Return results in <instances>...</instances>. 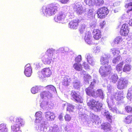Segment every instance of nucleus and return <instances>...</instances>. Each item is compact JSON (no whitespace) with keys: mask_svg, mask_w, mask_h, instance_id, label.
<instances>
[{"mask_svg":"<svg viewBox=\"0 0 132 132\" xmlns=\"http://www.w3.org/2000/svg\"><path fill=\"white\" fill-rule=\"evenodd\" d=\"M101 64L102 65L100 67L99 72L102 78L108 76L111 73V68L110 65H108L109 62L107 57H102L100 60Z\"/></svg>","mask_w":132,"mask_h":132,"instance_id":"f257e3e1","label":"nucleus"},{"mask_svg":"<svg viewBox=\"0 0 132 132\" xmlns=\"http://www.w3.org/2000/svg\"><path fill=\"white\" fill-rule=\"evenodd\" d=\"M85 91L87 95L94 98L100 97L103 95V92L101 89H98L96 91L93 87H92L90 86L86 88Z\"/></svg>","mask_w":132,"mask_h":132,"instance_id":"f03ea898","label":"nucleus"},{"mask_svg":"<svg viewBox=\"0 0 132 132\" xmlns=\"http://www.w3.org/2000/svg\"><path fill=\"white\" fill-rule=\"evenodd\" d=\"M88 107L94 111H100L102 106V104L98 101H96L93 98H92L87 102Z\"/></svg>","mask_w":132,"mask_h":132,"instance_id":"7ed1b4c3","label":"nucleus"},{"mask_svg":"<svg viewBox=\"0 0 132 132\" xmlns=\"http://www.w3.org/2000/svg\"><path fill=\"white\" fill-rule=\"evenodd\" d=\"M58 7L53 4H51L48 5L45 10H43V14H45L47 16H51L55 14L57 12Z\"/></svg>","mask_w":132,"mask_h":132,"instance_id":"20e7f679","label":"nucleus"},{"mask_svg":"<svg viewBox=\"0 0 132 132\" xmlns=\"http://www.w3.org/2000/svg\"><path fill=\"white\" fill-rule=\"evenodd\" d=\"M54 50L48 49L47 51L46 54L42 58V61L45 64H49L52 61L51 57L53 55Z\"/></svg>","mask_w":132,"mask_h":132,"instance_id":"39448f33","label":"nucleus"},{"mask_svg":"<svg viewBox=\"0 0 132 132\" xmlns=\"http://www.w3.org/2000/svg\"><path fill=\"white\" fill-rule=\"evenodd\" d=\"M109 13V10L108 8L105 6L98 8L96 12L97 18L100 19L105 18Z\"/></svg>","mask_w":132,"mask_h":132,"instance_id":"423d86ee","label":"nucleus"},{"mask_svg":"<svg viewBox=\"0 0 132 132\" xmlns=\"http://www.w3.org/2000/svg\"><path fill=\"white\" fill-rule=\"evenodd\" d=\"M70 96L72 99L76 102L80 103H83V98L79 92L72 90L70 94Z\"/></svg>","mask_w":132,"mask_h":132,"instance_id":"0eeeda50","label":"nucleus"},{"mask_svg":"<svg viewBox=\"0 0 132 132\" xmlns=\"http://www.w3.org/2000/svg\"><path fill=\"white\" fill-rule=\"evenodd\" d=\"M52 74V70L49 67L44 68L38 73V76L40 78L48 77Z\"/></svg>","mask_w":132,"mask_h":132,"instance_id":"6e6552de","label":"nucleus"},{"mask_svg":"<svg viewBox=\"0 0 132 132\" xmlns=\"http://www.w3.org/2000/svg\"><path fill=\"white\" fill-rule=\"evenodd\" d=\"M24 123L23 120L20 118H18L17 119L15 124L11 126V128L12 131L14 132H21L19 130L20 127Z\"/></svg>","mask_w":132,"mask_h":132,"instance_id":"1a4fd4ad","label":"nucleus"},{"mask_svg":"<svg viewBox=\"0 0 132 132\" xmlns=\"http://www.w3.org/2000/svg\"><path fill=\"white\" fill-rule=\"evenodd\" d=\"M128 84V82L126 79H120L118 82L117 88L120 89H123L127 87Z\"/></svg>","mask_w":132,"mask_h":132,"instance_id":"9d476101","label":"nucleus"},{"mask_svg":"<svg viewBox=\"0 0 132 132\" xmlns=\"http://www.w3.org/2000/svg\"><path fill=\"white\" fill-rule=\"evenodd\" d=\"M66 15L63 12L61 11L54 18L55 21L57 22H60L63 21L65 19Z\"/></svg>","mask_w":132,"mask_h":132,"instance_id":"9b49d317","label":"nucleus"},{"mask_svg":"<svg viewBox=\"0 0 132 132\" xmlns=\"http://www.w3.org/2000/svg\"><path fill=\"white\" fill-rule=\"evenodd\" d=\"M73 9L75 12L78 15H80L85 11L81 5L77 4H75Z\"/></svg>","mask_w":132,"mask_h":132,"instance_id":"f8f14e48","label":"nucleus"},{"mask_svg":"<svg viewBox=\"0 0 132 132\" xmlns=\"http://www.w3.org/2000/svg\"><path fill=\"white\" fill-rule=\"evenodd\" d=\"M129 32V28L127 24H123L122 26L120 31V35L122 36H127Z\"/></svg>","mask_w":132,"mask_h":132,"instance_id":"ddd939ff","label":"nucleus"},{"mask_svg":"<svg viewBox=\"0 0 132 132\" xmlns=\"http://www.w3.org/2000/svg\"><path fill=\"white\" fill-rule=\"evenodd\" d=\"M92 33L94 38L96 40H98L102 37L101 31L99 29H94Z\"/></svg>","mask_w":132,"mask_h":132,"instance_id":"4468645a","label":"nucleus"},{"mask_svg":"<svg viewBox=\"0 0 132 132\" xmlns=\"http://www.w3.org/2000/svg\"><path fill=\"white\" fill-rule=\"evenodd\" d=\"M79 21L78 19H74L70 21L69 23L70 27L73 29H76L79 25Z\"/></svg>","mask_w":132,"mask_h":132,"instance_id":"2eb2a0df","label":"nucleus"},{"mask_svg":"<svg viewBox=\"0 0 132 132\" xmlns=\"http://www.w3.org/2000/svg\"><path fill=\"white\" fill-rule=\"evenodd\" d=\"M112 128V127L110 124L108 122L103 123L101 126V129L103 130L106 132L110 131Z\"/></svg>","mask_w":132,"mask_h":132,"instance_id":"dca6fc26","label":"nucleus"},{"mask_svg":"<svg viewBox=\"0 0 132 132\" xmlns=\"http://www.w3.org/2000/svg\"><path fill=\"white\" fill-rule=\"evenodd\" d=\"M32 73V69L30 64H27L25 67L24 73L27 77L30 76Z\"/></svg>","mask_w":132,"mask_h":132,"instance_id":"f3484780","label":"nucleus"},{"mask_svg":"<svg viewBox=\"0 0 132 132\" xmlns=\"http://www.w3.org/2000/svg\"><path fill=\"white\" fill-rule=\"evenodd\" d=\"M86 42L89 44L92 43V36L91 33L89 31L86 32L85 34L84 38Z\"/></svg>","mask_w":132,"mask_h":132,"instance_id":"a211bd4d","label":"nucleus"},{"mask_svg":"<svg viewBox=\"0 0 132 132\" xmlns=\"http://www.w3.org/2000/svg\"><path fill=\"white\" fill-rule=\"evenodd\" d=\"M40 97L42 99L45 98H48L52 97V94L49 91H43L40 93Z\"/></svg>","mask_w":132,"mask_h":132,"instance_id":"6ab92c4d","label":"nucleus"},{"mask_svg":"<svg viewBox=\"0 0 132 132\" xmlns=\"http://www.w3.org/2000/svg\"><path fill=\"white\" fill-rule=\"evenodd\" d=\"M45 117L47 120L52 121L54 120L55 118V116L53 113L50 112H46Z\"/></svg>","mask_w":132,"mask_h":132,"instance_id":"aec40b11","label":"nucleus"},{"mask_svg":"<svg viewBox=\"0 0 132 132\" xmlns=\"http://www.w3.org/2000/svg\"><path fill=\"white\" fill-rule=\"evenodd\" d=\"M123 122L126 124H128L132 122V115H128L124 118Z\"/></svg>","mask_w":132,"mask_h":132,"instance_id":"412c9836","label":"nucleus"},{"mask_svg":"<svg viewBox=\"0 0 132 132\" xmlns=\"http://www.w3.org/2000/svg\"><path fill=\"white\" fill-rule=\"evenodd\" d=\"M129 2L128 3H126L124 6L126 9H128L126 11L127 13H129L130 11H132V1Z\"/></svg>","mask_w":132,"mask_h":132,"instance_id":"4be33fe9","label":"nucleus"},{"mask_svg":"<svg viewBox=\"0 0 132 132\" xmlns=\"http://www.w3.org/2000/svg\"><path fill=\"white\" fill-rule=\"evenodd\" d=\"M73 67L76 71H80L82 70L83 67L82 65L79 63H75L73 65Z\"/></svg>","mask_w":132,"mask_h":132,"instance_id":"5701e85b","label":"nucleus"},{"mask_svg":"<svg viewBox=\"0 0 132 132\" xmlns=\"http://www.w3.org/2000/svg\"><path fill=\"white\" fill-rule=\"evenodd\" d=\"M104 115L106 117V119L110 123H112V116L110 114L108 111H107L104 112Z\"/></svg>","mask_w":132,"mask_h":132,"instance_id":"b1692460","label":"nucleus"},{"mask_svg":"<svg viewBox=\"0 0 132 132\" xmlns=\"http://www.w3.org/2000/svg\"><path fill=\"white\" fill-rule=\"evenodd\" d=\"M96 0H84V2L89 6H93L96 4Z\"/></svg>","mask_w":132,"mask_h":132,"instance_id":"393cba45","label":"nucleus"},{"mask_svg":"<svg viewBox=\"0 0 132 132\" xmlns=\"http://www.w3.org/2000/svg\"><path fill=\"white\" fill-rule=\"evenodd\" d=\"M118 77L117 74H114L111 75L110 79L111 82L115 83L118 80Z\"/></svg>","mask_w":132,"mask_h":132,"instance_id":"a878e982","label":"nucleus"},{"mask_svg":"<svg viewBox=\"0 0 132 132\" xmlns=\"http://www.w3.org/2000/svg\"><path fill=\"white\" fill-rule=\"evenodd\" d=\"M123 64V61H122L117 65L116 68V70L117 71L120 72L122 70Z\"/></svg>","mask_w":132,"mask_h":132,"instance_id":"bb28decb","label":"nucleus"},{"mask_svg":"<svg viewBox=\"0 0 132 132\" xmlns=\"http://www.w3.org/2000/svg\"><path fill=\"white\" fill-rule=\"evenodd\" d=\"M111 52L114 56L117 55L120 53V51L118 49L114 48L111 49Z\"/></svg>","mask_w":132,"mask_h":132,"instance_id":"cd10ccee","label":"nucleus"},{"mask_svg":"<svg viewBox=\"0 0 132 132\" xmlns=\"http://www.w3.org/2000/svg\"><path fill=\"white\" fill-rule=\"evenodd\" d=\"M122 97V94L120 92L116 93L115 95L116 99L118 101L121 100Z\"/></svg>","mask_w":132,"mask_h":132,"instance_id":"c85d7f7f","label":"nucleus"},{"mask_svg":"<svg viewBox=\"0 0 132 132\" xmlns=\"http://www.w3.org/2000/svg\"><path fill=\"white\" fill-rule=\"evenodd\" d=\"M8 130L5 125L2 123L0 125V132H7Z\"/></svg>","mask_w":132,"mask_h":132,"instance_id":"c756f323","label":"nucleus"},{"mask_svg":"<svg viewBox=\"0 0 132 132\" xmlns=\"http://www.w3.org/2000/svg\"><path fill=\"white\" fill-rule=\"evenodd\" d=\"M131 69V66L128 64H126L123 68V71L124 72H127L130 71Z\"/></svg>","mask_w":132,"mask_h":132,"instance_id":"7c9ffc66","label":"nucleus"},{"mask_svg":"<svg viewBox=\"0 0 132 132\" xmlns=\"http://www.w3.org/2000/svg\"><path fill=\"white\" fill-rule=\"evenodd\" d=\"M46 89L48 90V91H53L55 89V87L52 85H48L45 87Z\"/></svg>","mask_w":132,"mask_h":132,"instance_id":"2f4dec72","label":"nucleus"},{"mask_svg":"<svg viewBox=\"0 0 132 132\" xmlns=\"http://www.w3.org/2000/svg\"><path fill=\"white\" fill-rule=\"evenodd\" d=\"M87 61L88 63L90 64H93V63L94 62V60H93L92 57L89 54H88L87 56Z\"/></svg>","mask_w":132,"mask_h":132,"instance_id":"473e14b6","label":"nucleus"},{"mask_svg":"<svg viewBox=\"0 0 132 132\" xmlns=\"http://www.w3.org/2000/svg\"><path fill=\"white\" fill-rule=\"evenodd\" d=\"M38 86H35L31 88V92L32 94H35L38 92Z\"/></svg>","mask_w":132,"mask_h":132,"instance_id":"72a5a7b5","label":"nucleus"},{"mask_svg":"<svg viewBox=\"0 0 132 132\" xmlns=\"http://www.w3.org/2000/svg\"><path fill=\"white\" fill-rule=\"evenodd\" d=\"M125 110L128 113H132V107L131 106H126L125 108Z\"/></svg>","mask_w":132,"mask_h":132,"instance_id":"f704fd0d","label":"nucleus"},{"mask_svg":"<svg viewBox=\"0 0 132 132\" xmlns=\"http://www.w3.org/2000/svg\"><path fill=\"white\" fill-rule=\"evenodd\" d=\"M69 80L68 79L67 77H64V79L62 82V84L65 86L68 85L69 83Z\"/></svg>","mask_w":132,"mask_h":132,"instance_id":"c9c22d12","label":"nucleus"},{"mask_svg":"<svg viewBox=\"0 0 132 132\" xmlns=\"http://www.w3.org/2000/svg\"><path fill=\"white\" fill-rule=\"evenodd\" d=\"M42 113L40 111L36 113L35 116L36 118V120L39 119H42Z\"/></svg>","mask_w":132,"mask_h":132,"instance_id":"e433bc0d","label":"nucleus"},{"mask_svg":"<svg viewBox=\"0 0 132 132\" xmlns=\"http://www.w3.org/2000/svg\"><path fill=\"white\" fill-rule=\"evenodd\" d=\"M59 130V128L57 127H50L49 131L50 132H57Z\"/></svg>","mask_w":132,"mask_h":132,"instance_id":"4c0bfd02","label":"nucleus"},{"mask_svg":"<svg viewBox=\"0 0 132 132\" xmlns=\"http://www.w3.org/2000/svg\"><path fill=\"white\" fill-rule=\"evenodd\" d=\"M122 41V39L120 37H118L115 38L114 42L115 44H118Z\"/></svg>","mask_w":132,"mask_h":132,"instance_id":"58836bf2","label":"nucleus"},{"mask_svg":"<svg viewBox=\"0 0 132 132\" xmlns=\"http://www.w3.org/2000/svg\"><path fill=\"white\" fill-rule=\"evenodd\" d=\"M84 78L85 81H88L91 79V76L89 74H85L84 76Z\"/></svg>","mask_w":132,"mask_h":132,"instance_id":"ea45409f","label":"nucleus"},{"mask_svg":"<svg viewBox=\"0 0 132 132\" xmlns=\"http://www.w3.org/2000/svg\"><path fill=\"white\" fill-rule=\"evenodd\" d=\"M65 119L66 121H69L71 119V117L70 115L67 114L64 116Z\"/></svg>","mask_w":132,"mask_h":132,"instance_id":"a19ab883","label":"nucleus"},{"mask_svg":"<svg viewBox=\"0 0 132 132\" xmlns=\"http://www.w3.org/2000/svg\"><path fill=\"white\" fill-rule=\"evenodd\" d=\"M74 107L72 105H69L67 108V110L70 112H72L74 109Z\"/></svg>","mask_w":132,"mask_h":132,"instance_id":"79ce46f5","label":"nucleus"},{"mask_svg":"<svg viewBox=\"0 0 132 132\" xmlns=\"http://www.w3.org/2000/svg\"><path fill=\"white\" fill-rule=\"evenodd\" d=\"M81 60V56L80 55H78L75 59V61L77 62H79Z\"/></svg>","mask_w":132,"mask_h":132,"instance_id":"37998d69","label":"nucleus"},{"mask_svg":"<svg viewBox=\"0 0 132 132\" xmlns=\"http://www.w3.org/2000/svg\"><path fill=\"white\" fill-rule=\"evenodd\" d=\"M48 102L43 101L41 103L40 105L41 106L43 107L45 106H46L48 105Z\"/></svg>","mask_w":132,"mask_h":132,"instance_id":"c03bdc74","label":"nucleus"},{"mask_svg":"<svg viewBox=\"0 0 132 132\" xmlns=\"http://www.w3.org/2000/svg\"><path fill=\"white\" fill-rule=\"evenodd\" d=\"M83 65L85 69H88L89 68V67L88 65V64L86 63L85 62H83Z\"/></svg>","mask_w":132,"mask_h":132,"instance_id":"a18cd8bd","label":"nucleus"},{"mask_svg":"<svg viewBox=\"0 0 132 132\" xmlns=\"http://www.w3.org/2000/svg\"><path fill=\"white\" fill-rule=\"evenodd\" d=\"M79 85V83L77 82H73V87L75 88L78 87Z\"/></svg>","mask_w":132,"mask_h":132,"instance_id":"49530a36","label":"nucleus"},{"mask_svg":"<svg viewBox=\"0 0 132 132\" xmlns=\"http://www.w3.org/2000/svg\"><path fill=\"white\" fill-rule=\"evenodd\" d=\"M69 0H60V2L62 4H67Z\"/></svg>","mask_w":132,"mask_h":132,"instance_id":"de8ad7c7","label":"nucleus"},{"mask_svg":"<svg viewBox=\"0 0 132 132\" xmlns=\"http://www.w3.org/2000/svg\"><path fill=\"white\" fill-rule=\"evenodd\" d=\"M85 27L84 26H82L81 27V28L79 29V31L81 32H82L84 31H85Z\"/></svg>","mask_w":132,"mask_h":132,"instance_id":"09e8293b","label":"nucleus"},{"mask_svg":"<svg viewBox=\"0 0 132 132\" xmlns=\"http://www.w3.org/2000/svg\"><path fill=\"white\" fill-rule=\"evenodd\" d=\"M132 97V95L131 93L128 92L127 94V97L128 98H130Z\"/></svg>","mask_w":132,"mask_h":132,"instance_id":"8fccbe9b","label":"nucleus"},{"mask_svg":"<svg viewBox=\"0 0 132 132\" xmlns=\"http://www.w3.org/2000/svg\"><path fill=\"white\" fill-rule=\"evenodd\" d=\"M63 116L62 113H61L59 115L58 117V118L60 120H62L63 119Z\"/></svg>","mask_w":132,"mask_h":132,"instance_id":"3c124183","label":"nucleus"},{"mask_svg":"<svg viewBox=\"0 0 132 132\" xmlns=\"http://www.w3.org/2000/svg\"><path fill=\"white\" fill-rule=\"evenodd\" d=\"M105 24V21H103L102 23H101L100 24V26H101V27L102 28L104 26Z\"/></svg>","mask_w":132,"mask_h":132,"instance_id":"603ef678","label":"nucleus"},{"mask_svg":"<svg viewBox=\"0 0 132 132\" xmlns=\"http://www.w3.org/2000/svg\"><path fill=\"white\" fill-rule=\"evenodd\" d=\"M117 60L118 61H119L121 60L122 59V58L121 57L120 55H119L117 56L116 57Z\"/></svg>","mask_w":132,"mask_h":132,"instance_id":"864d4df0","label":"nucleus"},{"mask_svg":"<svg viewBox=\"0 0 132 132\" xmlns=\"http://www.w3.org/2000/svg\"><path fill=\"white\" fill-rule=\"evenodd\" d=\"M118 62V61L116 57L114 58L112 61V62L114 64H116Z\"/></svg>","mask_w":132,"mask_h":132,"instance_id":"5fc2aeb1","label":"nucleus"},{"mask_svg":"<svg viewBox=\"0 0 132 132\" xmlns=\"http://www.w3.org/2000/svg\"><path fill=\"white\" fill-rule=\"evenodd\" d=\"M42 120V119H38V120L37 119V121H36V118L35 120V122L36 123H39L40 122L41 120Z\"/></svg>","mask_w":132,"mask_h":132,"instance_id":"6e6d98bb","label":"nucleus"},{"mask_svg":"<svg viewBox=\"0 0 132 132\" xmlns=\"http://www.w3.org/2000/svg\"><path fill=\"white\" fill-rule=\"evenodd\" d=\"M14 117H13V116H10V118H9V120H10V121H11L12 122V121H14Z\"/></svg>","mask_w":132,"mask_h":132,"instance_id":"4d7b16f0","label":"nucleus"},{"mask_svg":"<svg viewBox=\"0 0 132 132\" xmlns=\"http://www.w3.org/2000/svg\"><path fill=\"white\" fill-rule=\"evenodd\" d=\"M96 83V81L95 80H94L93 82H92L90 84L91 85H92L93 86L94 85V84H95Z\"/></svg>","mask_w":132,"mask_h":132,"instance_id":"13d9d810","label":"nucleus"},{"mask_svg":"<svg viewBox=\"0 0 132 132\" xmlns=\"http://www.w3.org/2000/svg\"><path fill=\"white\" fill-rule=\"evenodd\" d=\"M130 24L132 26V19H131L130 21Z\"/></svg>","mask_w":132,"mask_h":132,"instance_id":"bf43d9fd","label":"nucleus"},{"mask_svg":"<svg viewBox=\"0 0 132 132\" xmlns=\"http://www.w3.org/2000/svg\"><path fill=\"white\" fill-rule=\"evenodd\" d=\"M127 2H129L132 1V0H127Z\"/></svg>","mask_w":132,"mask_h":132,"instance_id":"052dcab7","label":"nucleus"},{"mask_svg":"<svg viewBox=\"0 0 132 132\" xmlns=\"http://www.w3.org/2000/svg\"><path fill=\"white\" fill-rule=\"evenodd\" d=\"M93 116H94V117H96V116L95 115H94V114H93Z\"/></svg>","mask_w":132,"mask_h":132,"instance_id":"680f3d73","label":"nucleus"}]
</instances>
